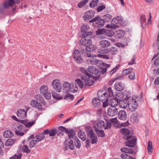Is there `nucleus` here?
Wrapping results in <instances>:
<instances>
[{"instance_id":"obj_58","label":"nucleus","mask_w":159,"mask_h":159,"mask_svg":"<svg viewBox=\"0 0 159 159\" xmlns=\"http://www.w3.org/2000/svg\"><path fill=\"white\" fill-rule=\"evenodd\" d=\"M111 66L110 64H107L105 65V67L103 68L102 69V71H101L100 73L102 74L105 73L107 70V68Z\"/></svg>"},{"instance_id":"obj_13","label":"nucleus","mask_w":159,"mask_h":159,"mask_svg":"<svg viewBox=\"0 0 159 159\" xmlns=\"http://www.w3.org/2000/svg\"><path fill=\"white\" fill-rule=\"evenodd\" d=\"M95 12L92 10L86 11L83 17L84 20L86 21L92 18L95 15Z\"/></svg>"},{"instance_id":"obj_1","label":"nucleus","mask_w":159,"mask_h":159,"mask_svg":"<svg viewBox=\"0 0 159 159\" xmlns=\"http://www.w3.org/2000/svg\"><path fill=\"white\" fill-rule=\"evenodd\" d=\"M80 69L84 74V75L81 76V78L84 80L85 83V86H90L93 85L94 81L93 80L92 75L89 74L84 68H81Z\"/></svg>"},{"instance_id":"obj_23","label":"nucleus","mask_w":159,"mask_h":159,"mask_svg":"<svg viewBox=\"0 0 159 159\" xmlns=\"http://www.w3.org/2000/svg\"><path fill=\"white\" fill-rule=\"evenodd\" d=\"M88 70L90 73L94 75L98 74L99 71L98 68L93 66H89L88 68Z\"/></svg>"},{"instance_id":"obj_8","label":"nucleus","mask_w":159,"mask_h":159,"mask_svg":"<svg viewBox=\"0 0 159 159\" xmlns=\"http://www.w3.org/2000/svg\"><path fill=\"white\" fill-rule=\"evenodd\" d=\"M96 125L99 128H104L105 129H107L111 128V125L108 120H107L106 121L105 124L103 121L100 120L97 122Z\"/></svg>"},{"instance_id":"obj_6","label":"nucleus","mask_w":159,"mask_h":159,"mask_svg":"<svg viewBox=\"0 0 159 159\" xmlns=\"http://www.w3.org/2000/svg\"><path fill=\"white\" fill-rule=\"evenodd\" d=\"M74 58L78 64L82 63L84 61L80 52L78 49H75L73 54Z\"/></svg>"},{"instance_id":"obj_61","label":"nucleus","mask_w":159,"mask_h":159,"mask_svg":"<svg viewBox=\"0 0 159 159\" xmlns=\"http://www.w3.org/2000/svg\"><path fill=\"white\" fill-rule=\"evenodd\" d=\"M53 98L57 99L60 100L62 99V97L57 93H53L52 94Z\"/></svg>"},{"instance_id":"obj_27","label":"nucleus","mask_w":159,"mask_h":159,"mask_svg":"<svg viewBox=\"0 0 159 159\" xmlns=\"http://www.w3.org/2000/svg\"><path fill=\"white\" fill-rule=\"evenodd\" d=\"M114 87L115 89L118 91H120L124 89V84L120 82H116Z\"/></svg>"},{"instance_id":"obj_25","label":"nucleus","mask_w":159,"mask_h":159,"mask_svg":"<svg viewBox=\"0 0 159 159\" xmlns=\"http://www.w3.org/2000/svg\"><path fill=\"white\" fill-rule=\"evenodd\" d=\"M140 21L141 24V26L143 28H146V19L145 15L142 14L140 17Z\"/></svg>"},{"instance_id":"obj_48","label":"nucleus","mask_w":159,"mask_h":159,"mask_svg":"<svg viewBox=\"0 0 159 159\" xmlns=\"http://www.w3.org/2000/svg\"><path fill=\"white\" fill-rule=\"evenodd\" d=\"M117 110H108L107 114L111 116H113L116 115L117 113Z\"/></svg>"},{"instance_id":"obj_30","label":"nucleus","mask_w":159,"mask_h":159,"mask_svg":"<svg viewBox=\"0 0 159 159\" xmlns=\"http://www.w3.org/2000/svg\"><path fill=\"white\" fill-rule=\"evenodd\" d=\"M13 135V132L9 130H6L3 133V136L5 138H11Z\"/></svg>"},{"instance_id":"obj_26","label":"nucleus","mask_w":159,"mask_h":159,"mask_svg":"<svg viewBox=\"0 0 159 159\" xmlns=\"http://www.w3.org/2000/svg\"><path fill=\"white\" fill-rule=\"evenodd\" d=\"M119 118L122 120H125L127 118V114L126 112L123 110H120L118 114Z\"/></svg>"},{"instance_id":"obj_21","label":"nucleus","mask_w":159,"mask_h":159,"mask_svg":"<svg viewBox=\"0 0 159 159\" xmlns=\"http://www.w3.org/2000/svg\"><path fill=\"white\" fill-rule=\"evenodd\" d=\"M125 32L121 30H117L114 32L115 37L117 39H120L123 37Z\"/></svg>"},{"instance_id":"obj_38","label":"nucleus","mask_w":159,"mask_h":159,"mask_svg":"<svg viewBox=\"0 0 159 159\" xmlns=\"http://www.w3.org/2000/svg\"><path fill=\"white\" fill-rule=\"evenodd\" d=\"M45 134L43 132V133L40 134L35 136V138L36 139V140L37 143L41 141L42 140L45 138Z\"/></svg>"},{"instance_id":"obj_34","label":"nucleus","mask_w":159,"mask_h":159,"mask_svg":"<svg viewBox=\"0 0 159 159\" xmlns=\"http://www.w3.org/2000/svg\"><path fill=\"white\" fill-rule=\"evenodd\" d=\"M118 101L117 99L113 98L110 100L109 104L111 107L116 108V107L118 106Z\"/></svg>"},{"instance_id":"obj_57","label":"nucleus","mask_w":159,"mask_h":159,"mask_svg":"<svg viewBox=\"0 0 159 159\" xmlns=\"http://www.w3.org/2000/svg\"><path fill=\"white\" fill-rule=\"evenodd\" d=\"M112 23H111V24H107L106 25V27L107 28H110L112 29H115L118 28L119 26L118 25H114Z\"/></svg>"},{"instance_id":"obj_3","label":"nucleus","mask_w":159,"mask_h":159,"mask_svg":"<svg viewBox=\"0 0 159 159\" xmlns=\"http://www.w3.org/2000/svg\"><path fill=\"white\" fill-rule=\"evenodd\" d=\"M99 44L101 48L97 50L98 52L100 54H105L102 52L104 50L108 49L107 48L110 46L111 43L107 40H103L100 41Z\"/></svg>"},{"instance_id":"obj_9","label":"nucleus","mask_w":159,"mask_h":159,"mask_svg":"<svg viewBox=\"0 0 159 159\" xmlns=\"http://www.w3.org/2000/svg\"><path fill=\"white\" fill-rule=\"evenodd\" d=\"M120 132L123 135V138L125 140H127L132 138V136L130 134L129 131L127 129L123 128L120 129Z\"/></svg>"},{"instance_id":"obj_16","label":"nucleus","mask_w":159,"mask_h":159,"mask_svg":"<svg viewBox=\"0 0 159 159\" xmlns=\"http://www.w3.org/2000/svg\"><path fill=\"white\" fill-rule=\"evenodd\" d=\"M87 36L85 35L81 39L79 42V45L87 46V44L91 43V40Z\"/></svg>"},{"instance_id":"obj_10","label":"nucleus","mask_w":159,"mask_h":159,"mask_svg":"<svg viewBox=\"0 0 159 159\" xmlns=\"http://www.w3.org/2000/svg\"><path fill=\"white\" fill-rule=\"evenodd\" d=\"M87 135L89 136L91 140L92 144L95 143L98 141V138L95 134L94 131L92 129L89 130L87 131Z\"/></svg>"},{"instance_id":"obj_5","label":"nucleus","mask_w":159,"mask_h":159,"mask_svg":"<svg viewBox=\"0 0 159 159\" xmlns=\"http://www.w3.org/2000/svg\"><path fill=\"white\" fill-rule=\"evenodd\" d=\"M14 129L16 134L20 136L23 135L28 130V129H25L22 125L20 124L17 125Z\"/></svg>"},{"instance_id":"obj_22","label":"nucleus","mask_w":159,"mask_h":159,"mask_svg":"<svg viewBox=\"0 0 159 159\" xmlns=\"http://www.w3.org/2000/svg\"><path fill=\"white\" fill-rule=\"evenodd\" d=\"M70 84L67 82H65L63 84V91L64 93H68L70 91Z\"/></svg>"},{"instance_id":"obj_44","label":"nucleus","mask_w":159,"mask_h":159,"mask_svg":"<svg viewBox=\"0 0 159 159\" xmlns=\"http://www.w3.org/2000/svg\"><path fill=\"white\" fill-rule=\"evenodd\" d=\"M124 97V94L122 92H119L117 93L115 96V99L119 101Z\"/></svg>"},{"instance_id":"obj_51","label":"nucleus","mask_w":159,"mask_h":159,"mask_svg":"<svg viewBox=\"0 0 159 159\" xmlns=\"http://www.w3.org/2000/svg\"><path fill=\"white\" fill-rule=\"evenodd\" d=\"M88 2V0H83L78 3V6L79 8L82 7Z\"/></svg>"},{"instance_id":"obj_29","label":"nucleus","mask_w":159,"mask_h":159,"mask_svg":"<svg viewBox=\"0 0 159 159\" xmlns=\"http://www.w3.org/2000/svg\"><path fill=\"white\" fill-rule=\"evenodd\" d=\"M94 129L98 137H104L106 136L105 133L102 130H100L96 126L94 127Z\"/></svg>"},{"instance_id":"obj_46","label":"nucleus","mask_w":159,"mask_h":159,"mask_svg":"<svg viewBox=\"0 0 159 159\" xmlns=\"http://www.w3.org/2000/svg\"><path fill=\"white\" fill-rule=\"evenodd\" d=\"M105 34L108 37H111L114 35V32L112 30L107 29L106 30Z\"/></svg>"},{"instance_id":"obj_33","label":"nucleus","mask_w":159,"mask_h":159,"mask_svg":"<svg viewBox=\"0 0 159 159\" xmlns=\"http://www.w3.org/2000/svg\"><path fill=\"white\" fill-rule=\"evenodd\" d=\"M96 48L95 46L89 43V45H87L85 48V49H84V51H93Z\"/></svg>"},{"instance_id":"obj_12","label":"nucleus","mask_w":159,"mask_h":159,"mask_svg":"<svg viewBox=\"0 0 159 159\" xmlns=\"http://www.w3.org/2000/svg\"><path fill=\"white\" fill-rule=\"evenodd\" d=\"M90 28L88 25L83 24L81 27V31L83 33L84 35L89 36L91 35L93 33L92 31H89Z\"/></svg>"},{"instance_id":"obj_45","label":"nucleus","mask_w":159,"mask_h":159,"mask_svg":"<svg viewBox=\"0 0 159 159\" xmlns=\"http://www.w3.org/2000/svg\"><path fill=\"white\" fill-rule=\"evenodd\" d=\"M21 150L27 154L29 153L30 152V150L28 146L26 145H24L21 148Z\"/></svg>"},{"instance_id":"obj_2","label":"nucleus","mask_w":159,"mask_h":159,"mask_svg":"<svg viewBox=\"0 0 159 159\" xmlns=\"http://www.w3.org/2000/svg\"><path fill=\"white\" fill-rule=\"evenodd\" d=\"M37 98L38 101L39 100L41 102V104L35 100H32L30 102V104L32 107L38 109H42L43 108L42 106L45 105V102L43 98L40 95L37 96Z\"/></svg>"},{"instance_id":"obj_39","label":"nucleus","mask_w":159,"mask_h":159,"mask_svg":"<svg viewBox=\"0 0 159 159\" xmlns=\"http://www.w3.org/2000/svg\"><path fill=\"white\" fill-rule=\"evenodd\" d=\"M89 51H85L84 49L82 50V53L83 55H84V56L88 57H94V56Z\"/></svg>"},{"instance_id":"obj_24","label":"nucleus","mask_w":159,"mask_h":159,"mask_svg":"<svg viewBox=\"0 0 159 159\" xmlns=\"http://www.w3.org/2000/svg\"><path fill=\"white\" fill-rule=\"evenodd\" d=\"M17 115L19 118L24 119L26 116L27 111L25 110H18Z\"/></svg>"},{"instance_id":"obj_11","label":"nucleus","mask_w":159,"mask_h":159,"mask_svg":"<svg viewBox=\"0 0 159 159\" xmlns=\"http://www.w3.org/2000/svg\"><path fill=\"white\" fill-rule=\"evenodd\" d=\"M52 85L57 91L60 92L61 91V84L59 80H54L52 83Z\"/></svg>"},{"instance_id":"obj_47","label":"nucleus","mask_w":159,"mask_h":159,"mask_svg":"<svg viewBox=\"0 0 159 159\" xmlns=\"http://www.w3.org/2000/svg\"><path fill=\"white\" fill-rule=\"evenodd\" d=\"M120 19V18L119 16H117L114 18L112 19L111 23L113 24V25H118L116 24L119 23V20Z\"/></svg>"},{"instance_id":"obj_54","label":"nucleus","mask_w":159,"mask_h":159,"mask_svg":"<svg viewBox=\"0 0 159 159\" xmlns=\"http://www.w3.org/2000/svg\"><path fill=\"white\" fill-rule=\"evenodd\" d=\"M74 141L73 140L71 139L69 143V148L72 150L74 149L75 148V144H74Z\"/></svg>"},{"instance_id":"obj_14","label":"nucleus","mask_w":159,"mask_h":159,"mask_svg":"<svg viewBox=\"0 0 159 159\" xmlns=\"http://www.w3.org/2000/svg\"><path fill=\"white\" fill-rule=\"evenodd\" d=\"M138 107V104L136 100L133 97L132 98L130 99L128 103V107L129 109H136Z\"/></svg>"},{"instance_id":"obj_62","label":"nucleus","mask_w":159,"mask_h":159,"mask_svg":"<svg viewBox=\"0 0 159 159\" xmlns=\"http://www.w3.org/2000/svg\"><path fill=\"white\" fill-rule=\"evenodd\" d=\"M135 59V56L134 55L133 56L131 60V61L129 62L128 64L129 65H133L134 64H136V62Z\"/></svg>"},{"instance_id":"obj_60","label":"nucleus","mask_w":159,"mask_h":159,"mask_svg":"<svg viewBox=\"0 0 159 159\" xmlns=\"http://www.w3.org/2000/svg\"><path fill=\"white\" fill-rule=\"evenodd\" d=\"M35 123V120H33L32 121L29 122L25 124V126L26 127H30L34 125Z\"/></svg>"},{"instance_id":"obj_18","label":"nucleus","mask_w":159,"mask_h":159,"mask_svg":"<svg viewBox=\"0 0 159 159\" xmlns=\"http://www.w3.org/2000/svg\"><path fill=\"white\" fill-rule=\"evenodd\" d=\"M57 132V129L55 128H52L50 129H47L44 131V134H48L50 136H55Z\"/></svg>"},{"instance_id":"obj_55","label":"nucleus","mask_w":159,"mask_h":159,"mask_svg":"<svg viewBox=\"0 0 159 159\" xmlns=\"http://www.w3.org/2000/svg\"><path fill=\"white\" fill-rule=\"evenodd\" d=\"M22 155L21 153L18 154H15L13 156L10 157L9 159H21Z\"/></svg>"},{"instance_id":"obj_32","label":"nucleus","mask_w":159,"mask_h":159,"mask_svg":"<svg viewBox=\"0 0 159 159\" xmlns=\"http://www.w3.org/2000/svg\"><path fill=\"white\" fill-rule=\"evenodd\" d=\"M92 104L95 107H99L101 105V103L98 98H94L92 100Z\"/></svg>"},{"instance_id":"obj_40","label":"nucleus","mask_w":159,"mask_h":159,"mask_svg":"<svg viewBox=\"0 0 159 159\" xmlns=\"http://www.w3.org/2000/svg\"><path fill=\"white\" fill-rule=\"evenodd\" d=\"M112 17V16L110 14H106L103 16L102 19L105 22H108L111 20Z\"/></svg>"},{"instance_id":"obj_28","label":"nucleus","mask_w":159,"mask_h":159,"mask_svg":"<svg viewBox=\"0 0 159 159\" xmlns=\"http://www.w3.org/2000/svg\"><path fill=\"white\" fill-rule=\"evenodd\" d=\"M110 123L111 125V127L112 125L114 127L116 128H118L120 126L119 125V124L117 123V120H116V118L111 119L110 120H108Z\"/></svg>"},{"instance_id":"obj_15","label":"nucleus","mask_w":159,"mask_h":159,"mask_svg":"<svg viewBox=\"0 0 159 159\" xmlns=\"http://www.w3.org/2000/svg\"><path fill=\"white\" fill-rule=\"evenodd\" d=\"M20 0H7L3 3V7L5 8L12 6L15 3L18 4L20 2Z\"/></svg>"},{"instance_id":"obj_35","label":"nucleus","mask_w":159,"mask_h":159,"mask_svg":"<svg viewBox=\"0 0 159 159\" xmlns=\"http://www.w3.org/2000/svg\"><path fill=\"white\" fill-rule=\"evenodd\" d=\"M138 114L136 113L133 114L130 118V121L132 123H134L138 121Z\"/></svg>"},{"instance_id":"obj_37","label":"nucleus","mask_w":159,"mask_h":159,"mask_svg":"<svg viewBox=\"0 0 159 159\" xmlns=\"http://www.w3.org/2000/svg\"><path fill=\"white\" fill-rule=\"evenodd\" d=\"M78 90V88L76 83H73L70 84V91L72 92H75Z\"/></svg>"},{"instance_id":"obj_41","label":"nucleus","mask_w":159,"mask_h":159,"mask_svg":"<svg viewBox=\"0 0 159 159\" xmlns=\"http://www.w3.org/2000/svg\"><path fill=\"white\" fill-rule=\"evenodd\" d=\"M15 140L13 139H10L7 140L5 143V145L7 146H11L13 145Z\"/></svg>"},{"instance_id":"obj_7","label":"nucleus","mask_w":159,"mask_h":159,"mask_svg":"<svg viewBox=\"0 0 159 159\" xmlns=\"http://www.w3.org/2000/svg\"><path fill=\"white\" fill-rule=\"evenodd\" d=\"M95 22L94 23V27L97 28L103 27L104 25L105 21L99 16L95 17Z\"/></svg>"},{"instance_id":"obj_56","label":"nucleus","mask_w":159,"mask_h":159,"mask_svg":"<svg viewBox=\"0 0 159 159\" xmlns=\"http://www.w3.org/2000/svg\"><path fill=\"white\" fill-rule=\"evenodd\" d=\"M106 30L103 28L99 29L96 31V33L97 34H103L105 33Z\"/></svg>"},{"instance_id":"obj_52","label":"nucleus","mask_w":159,"mask_h":159,"mask_svg":"<svg viewBox=\"0 0 159 159\" xmlns=\"http://www.w3.org/2000/svg\"><path fill=\"white\" fill-rule=\"evenodd\" d=\"M75 82L76 84H77L80 88H82L83 87L84 85L83 83L80 79L76 80Z\"/></svg>"},{"instance_id":"obj_31","label":"nucleus","mask_w":159,"mask_h":159,"mask_svg":"<svg viewBox=\"0 0 159 159\" xmlns=\"http://www.w3.org/2000/svg\"><path fill=\"white\" fill-rule=\"evenodd\" d=\"M118 103L119 106L120 108L123 109H126L128 105V103L127 101L123 100H120Z\"/></svg>"},{"instance_id":"obj_63","label":"nucleus","mask_w":159,"mask_h":159,"mask_svg":"<svg viewBox=\"0 0 159 159\" xmlns=\"http://www.w3.org/2000/svg\"><path fill=\"white\" fill-rule=\"evenodd\" d=\"M132 69L131 68H128L123 70V73L124 75H127L130 74L132 71Z\"/></svg>"},{"instance_id":"obj_17","label":"nucleus","mask_w":159,"mask_h":159,"mask_svg":"<svg viewBox=\"0 0 159 159\" xmlns=\"http://www.w3.org/2000/svg\"><path fill=\"white\" fill-rule=\"evenodd\" d=\"M98 98L100 101H106L108 96L107 93H103L101 91H99L98 92Z\"/></svg>"},{"instance_id":"obj_42","label":"nucleus","mask_w":159,"mask_h":159,"mask_svg":"<svg viewBox=\"0 0 159 159\" xmlns=\"http://www.w3.org/2000/svg\"><path fill=\"white\" fill-rule=\"evenodd\" d=\"M66 93L64 97V99L67 100L69 102L71 101L74 98L73 96L70 94L69 93Z\"/></svg>"},{"instance_id":"obj_50","label":"nucleus","mask_w":159,"mask_h":159,"mask_svg":"<svg viewBox=\"0 0 159 159\" xmlns=\"http://www.w3.org/2000/svg\"><path fill=\"white\" fill-rule=\"evenodd\" d=\"M98 2V0H92V1L90 2L89 6L91 7H95L97 5Z\"/></svg>"},{"instance_id":"obj_19","label":"nucleus","mask_w":159,"mask_h":159,"mask_svg":"<svg viewBox=\"0 0 159 159\" xmlns=\"http://www.w3.org/2000/svg\"><path fill=\"white\" fill-rule=\"evenodd\" d=\"M132 139L128 140V141L125 142V145L129 147H134L136 143V138L134 139L131 138Z\"/></svg>"},{"instance_id":"obj_36","label":"nucleus","mask_w":159,"mask_h":159,"mask_svg":"<svg viewBox=\"0 0 159 159\" xmlns=\"http://www.w3.org/2000/svg\"><path fill=\"white\" fill-rule=\"evenodd\" d=\"M121 151L125 153L126 154L127 153L133 154L134 153V151L130 149L127 148H123L121 149Z\"/></svg>"},{"instance_id":"obj_4","label":"nucleus","mask_w":159,"mask_h":159,"mask_svg":"<svg viewBox=\"0 0 159 159\" xmlns=\"http://www.w3.org/2000/svg\"><path fill=\"white\" fill-rule=\"evenodd\" d=\"M67 133L68 134L69 139L74 140L76 147L77 148H80L81 147V144L77 137L75 136V132L73 131H69L68 130V132H67Z\"/></svg>"},{"instance_id":"obj_64","label":"nucleus","mask_w":159,"mask_h":159,"mask_svg":"<svg viewBox=\"0 0 159 159\" xmlns=\"http://www.w3.org/2000/svg\"><path fill=\"white\" fill-rule=\"evenodd\" d=\"M120 67V65H117L110 72L109 74L111 75L113 74Z\"/></svg>"},{"instance_id":"obj_49","label":"nucleus","mask_w":159,"mask_h":159,"mask_svg":"<svg viewBox=\"0 0 159 159\" xmlns=\"http://www.w3.org/2000/svg\"><path fill=\"white\" fill-rule=\"evenodd\" d=\"M121 157L122 159H132L133 157L130 155L126 153H122L121 154Z\"/></svg>"},{"instance_id":"obj_59","label":"nucleus","mask_w":159,"mask_h":159,"mask_svg":"<svg viewBox=\"0 0 159 159\" xmlns=\"http://www.w3.org/2000/svg\"><path fill=\"white\" fill-rule=\"evenodd\" d=\"M37 142L36 140H32L29 143V146L30 148H31L34 147Z\"/></svg>"},{"instance_id":"obj_53","label":"nucleus","mask_w":159,"mask_h":159,"mask_svg":"<svg viewBox=\"0 0 159 159\" xmlns=\"http://www.w3.org/2000/svg\"><path fill=\"white\" fill-rule=\"evenodd\" d=\"M152 143L151 141L148 142L147 149L149 152H152Z\"/></svg>"},{"instance_id":"obj_43","label":"nucleus","mask_w":159,"mask_h":159,"mask_svg":"<svg viewBox=\"0 0 159 159\" xmlns=\"http://www.w3.org/2000/svg\"><path fill=\"white\" fill-rule=\"evenodd\" d=\"M40 90V93L43 94L48 92V88L46 86L43 85L41 87Z\"/></svg>"},{"instance_id":"obj_20","label":"nucleus","mask_w":159,"mask_h":159,"mask_svg":"<svg viewBox=\"0 0 159 159\" xmlns=\"http://www.w3.org/2000/svg\"><path fill=\"white\" fill-rule=\"evenodd\" d=\"M102 52H104L105 54L108 53L109 52H110L111 54L115 55L117 53L118 50L116 48L112 47L110 48H108V49L104 50Z\"/></svg>"}]
</instances>
